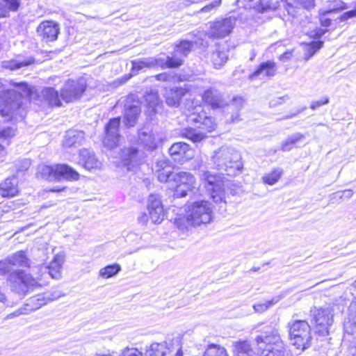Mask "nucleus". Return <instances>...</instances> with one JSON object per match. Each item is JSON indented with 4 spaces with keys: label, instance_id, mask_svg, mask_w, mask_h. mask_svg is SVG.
<instances>
[{
    "label": "nucleus",
    "instance_id": "1",
    "mask_svg": "<svg viewBox=\"0 0 356 356\" xmlns=\"http://www.w3.org/2000/svg\"><path fill=\"white\" fill-rule=\"evenodd\" d=\"M211 161L213 168L228 176L236 175L243 167L241 154L230 147L222 146L214 151Z\"/></svg>",
    "mask_w": 356,
    "mask_h": 356
},
{
    "label": "nucleus",
    "instance_id": "2",
    "mask_svg": "<svg viewBox=\"0 0 356 356\" xmlns=\"http://www.w3.org/2000/svg\"><path fill=\"white\" fill-rule=\"evenodd\" d=\"M255 341L258 355L284 356L285 348L277 324L265 326L261 334L256 337Z\"/></svg>",
    "mask_w": 356,
    "mask_h": 356
},
{
    "label": "nucleus",
    "instance_id": "3",
    "mask_svg": "<svg viewBox=\"0 0 356 356\" xmlns=\"http://www.w3.org/2000/svg\"><path fill=\"white\" fill-rule=\"evenodd\" d=\"M186 211V220L181 218L175 219L176 226L181 230L186 229L187 225L195 227L209 223L213 219L211 204L208 201L195 202Z\"/></svg>",
    "mask_w": 356,
    "mask_h": 356
},
{
    "label": "nucleus",
    "instance_id": "4",
    "mask_svg": "<svg viewBox=\"0 0 356 356\" xmlns=\"http://www.w3.org/2000/svg\"><path fill=\"white\" fill-rule=\"evenodd\" d=\"M23 97L21 93L8 90L0 93V115L6 118L7 121L11 120H22L26 115L23 106Z\"/></svg>",
    "mask_w": 356,
    "mask_h": 356
},
{
    "label": "nucleus",
    "instance_id": "5",
    "mask_svg": "<svg viewBox=\"0 0 356 356\" xmlns=\"http://www.w3.org/2000/svg\"><path fill=\"white\" fill-rule=\"evenodd\" d=\"M10 273L8 281L12 284V288L19 296H24L30 286H36L38 282L30 274H26L22 270H14L8 259L0 261V275Z\"/></svg>",
    "mask_w": 356,
    "mask_h": 356
},
{
    "label": "nucleus",
    "instance_id": "6",
    "mask_svg": "<svg viewBox=\"0 0 356 356\" xmlns=\"http://www.w3.org/2000/svg\"><path fill=\"white\" fill-rule=\"evenodd\" d=\"M190 120L195 124L196 128H186L181 131V135L193 143L204 140L207 137V134L214 130L216 127L213 119L207 116L204 112L193 113L190 117Z\"/></svg>",
    "mask_w": 356,
    "mask_h": 356
},
{
    "label": "nucleus",
    "instance_id": "7",
    "mask_svg": "<svg viewBox=\"0 0 356 356\" xmlns=\"http://www.w3.org/2000/svg\"><path fill=\"white\" fill-rule=\"evenodd\" d=\"M289 337L291 343L302 351L312 346V330L309 323L303 320H294L288 323Z\"/></svg>",
    "mask_w": 356,
    "mask_h": 356
},
{
    "label": "nucleus",
    "instance_id": "8",
    "mask_svg": "<svg viewBox=\"0 0 356 356\" xmlns=\"http://www.w3.org/2000/svg\"><path fill=\"white\" fill-rule=\"evenodd\" d=\"M167 183L175 187V197H184L191 191V188H194L195 178L190 172L174 171Z\"/></svg>",
    "mask_w": 356,
    "mask_h": 356
},
{
    "label": "nucleus",
    "instance_id": "9",
    "mask_svg": "<svg viewBox=\"0 0 356 356\" xmlns=\"http://www.w3.org/2000/svg\"><path fill=\"white\" fill-rule=\"evenodd\" d=\"M42 176L49 180H78L79 174L66 164H58L55 166L44 165L40 170Z\"/></svg>",
    "mask_w": 356,
    "mask_h": 356
},
{
    "label": "nucleus",
    "instance_id": "10",
    "mask_svg": "<svg viewBox=\"0 0 356 356\" xmlns=\"http://www.w3.org/2000/svg\"><path fill=\"white\" fill-rule=\"evenodd\" d=\"M64 261V255L63 254H57L54 257V259L49 266L39 265L33 267L32 268V273L35 275L34 278L36 279L38 285L36 286H30V288L40 287L41 286L39 283L40 277L47 271L51 278L55 280L60 279L61 277V269Z\"/></svg>",
    "mask_w": 356,
    "mask_h": 356
},
{
    "label": "nucleus",
    "instance_id": "11",
    "mask_svg": "<svg viewBox=\"0 0 356 356\" xmlns=\"http://www.w3.org/2000/svg\"><path fill=\"white\" fill-rule=\"evenodd\" d=\"M316 333L325 337L329 334V328L333 323V314L329 307L319 308L314 312Z\"/></svg>",
    "mask_w": 356,
    "mask_h": 356
},
{
    "label": "nucleus",
    "instance_id": "12",
    "mask_svg": "<svg viewBox=\"0 0 356 356\" xmlns=\"http://www.w3.org/2000/svg\"><path fill=\"white\" fill-rule=\"evenodd\" d=\"M86 88L82 81L68 80L60 90V97L66 103L79 99Z\"/></svg>",
    "mask_w": 356,
    "mask_h": 356
},
{
    "label": "nucleus",
    "instance_id": "13",
    "mask_svg": "<svg viewBox=\"0 0 356 356\" xmlns=\"http://www.w3.org/2000/svg\"><path fill=\"white\" fill-rule=\"evenodd\" d=\"M236 18L228 17L216 20L210 25L209 36L213 38H222L228 35L236 25Z\"/></svg>",
    "mask_w": 356,
    "mask_h": 356
},
{
    "label": "nucleus",
    "instance_id": "14",
    "mask_svg": "<svg viewBox=\"0 0 356 356\" xmlns=\"http://www.w3.org/2000/svg\"><path fill=\"white\" fill-rule=\"evenodd\" d=\"M121 118L120 117L111 119L105 125L104 134L105 136L103 143L105 147L108 149H113L118 146L120 135L119 134V127L120 125Z\"/></svg>",
    "mask_w": 356,
    "mask_h": 356
},
{
    "label": "nucleus",
    "instance_id": "15",
    "mask_svg": "<svg viewBox=\"0 0 356 356\" xmlns=\"http://www.w3.org/2000/svg\"><path fill=\"white\" fill-rule=\"evenodd\" d=\"M140 113V104L134 95L129 96L124 104V123L127 127H134Z\"/></svg>",
    "mask_w": 356,
    "mask_h": 356
},
{
    "label": "nucleus",
    "instance_id": "16",
    "mask_svg": "<svg viewBox=\"0 0 356 356\" xmlns=\"http://www.w3.org/2000/svg\"><path fill=\"white\" fill-rule=\"evenodd\" d=\"M144 153L136 147H124L120 152V159L128 170H134L136 167L141 163Z\"/></svg>",
    "mask_w": 356,
    "mask_h": 356
},
{
    "label": "nucleus",
    "instance_id": "17",
    "mask_svg": "<svg viewBox=\"0 0 356 356\" xmlns=\"http://www.w3.org/2000/svg\"><path fill=\"white\" fill-rule=\"evenodd\" d=\"M147 207L152 222L160 224L164 218V210L160 196L156 194L149 195Z\"/></svg>",
    "mask_w": 356,
    "mask_h": 356
},
{
    "label": "nucleus",
    "instance_id": "18",
    "mask_svg": "<svg viewBox=\"0 0 356 356\" xmlns=\"http://www.w3.org/2000/svg\"><path fill=\"white\" fill-rule=\"evenodd\" d=\"M36 32L43 42H54L60 32L59 24L53 21H44L39 24Z\"/></svg>",
    "mask_w": 356,
    "mask_h": 356
},
{
    "label": "nucleus",
    "instance_id": "19",
    "mask_svg": "<svg viewBox=\"0 0 356 356\" xmlns=\"http://www.w3.org/2000/svg\"><path fill=\"white\" fill-rule=\"evenodd\" d=\"M168 152L175 161L180 163H184L193 156V150L188 144L184 142H178L172 145Z\"/></svg>",
    "mask_w": 356,
    "mask_h": 356
},
{
    "label": "nucleus",
    "instance_id": "20",
    "mask_svg": "<svg viewBox=\"0 0 356 356\" xmlns=\"http://www.w3.org/2000/svg\"><path fill=\"white\" fill-rule=\"evenodd\" d=\"M202 97L203 102L213 108H221L226 104L222 93L215 87L205 90Z\"/></svg>",
    "mask_w": 356,
    "mask_h": 356
},
{
    "label": "nucleus",
    "instance_id": "21",
    "mask_svg": "<svg viewBox=\"0 0 356 356\" xmlns=\"http://www.w3.org/2000/svg\"><path fill=\"white\" fill-rule=\"evenodd\" d=\"M155 172L160 182L167 183L169 181V179L174 172L170 161L165 158L157 160L155 165Z\"/></svg>",
    "mask_w": 356,
    "mask_h": 356
},
{
    "label": "nucleus",
    "instance_id": "22",
    "mask_svg": "<svg viewBox=\"0 0 356 356\" xmlns=\"http://www.w3.org/2000/svg\"><path fill=\"white\" fill-rule=\"evenodd\" d=\"M276 74V65L274 61L268 60L260 63L252 73L250 74L248 79L251 81L257 79L259 76L272 77Z\"/></svg>",
    "mask_w": 356,
    "mask_h": 356
},
{
    "label": "nucleus",
    "instance_id": "23",
    "mask_svg": "<svg viewBox=\"0 0 356 356\" xmlns=\"http://www.w3.org/2000/svg\"><path fill=\"white\" fill-rule=\"evenodd\" d=\"M79 163L88 170L98 169L102 165L101 161L96 158L94 152L87 149L80 150Z\"/></svg>",
    "mask_w": 356,
    "mask_h": 356
},
{
    "label": "nucleus",
    "instance_id": "24",
    "mask_svg": "<svg viewBox=\"0 0 356 356\" xmlns=\"http://www.w3.org/2000/svg\"><path fill=\"white\" fill-rule=\"evenodd\" d=\"M185 88H174L166 89L165 98L166 104L171 107H178L181 98L188 92Z\"/></svg>",
    "mask_w": 356,
    "mask_h": 356
},
{
    "label": "nucleus",
    "instance_id": "25",
    "mask_svg": "<svg viewBox=\"0 0 356 356\" xmlns=\"http://www.w3.org/2000/svg\"><path fill=\"white\" fill-rule=\"evenodd\" d=\"M138 143L147 151H152L156 148V143L152 131L143 128L138 131Z\"/></svg>",
    "mask_w": 356,
    "mask_h": 356
},
{
    "label": "nucleus",
    "instance_id": "26",
    "mask_svg": "<svg viewBox=\"0 0 356 356\" xmlns=\"http://www.w3.org/2000/svg\"><path fill=\"white\" fill-rule=\"evenodd\" d=\"M19 192L17 177H12L0 184V195L3 197L15 196Z\"/></svg>",
    "mask_w": 356,
    "mask_h": 356
},
{
    "label": "nucleus",
    "instance_id": "27",
    "mask_svg": "<svg viewBox=\"0 0 356 356\" xmlns=\"http://www.w3.org/2000/svg\"><path fill=\"white\" fill-rule=\"evenodd\" d=\"M85 138V133L82 131L70 130L67 131L63 142V146L70 147L81 145Z\"/></svg>",
    "mask_w": 356,
    "mask_h": 356
},
{
    "label": "nucleus",
    "instance_id": "28",
    "mask_svg": "<svg viewBox=\"0 0 356 356\" xmlns=\"http://www.w3.org/2000/svg\"><path fill=\"white\" fill-rule=\"evenodd\" d=\"M21 0H0V18L8 17L10 12H16Z\"/></svg>",
    "mask_w": 356,
    "mask_h": 356
},
{
    "label": "nucleus",
    "instance_id": "29",
    "mask_svg": "<svg viewBox=\"0 0 356 356\" xmlns=\"http://www.w3.org/2000/svg\"><path fill=\"white\" fill-rule=\"evenodd\" d=\"M200 177L204 186L208 191L221 186L218 177L208 170H200Z\"/></svg>",
    "mask_w": 356,
    "mask_h": 356
},
{
    "label": "nucleus",
    "instance_id": "30",
    "mask_svg": "<svg viewBox=\"0 0 356 356\" xmlns=\"http://www.w3.org/2000/svg\"><path fill=\"white\" fill-rule=\"evenodd\" d=\"M12 268L15 267H29L30 260L28 259L25 252L19 251L8 258Z\"/></svg>",
    "mask_w": 356,
    "mask_h": 356
},
{
    "label": "nucleus",
    "instance_id": "31",
    "mask_svg": "<svg viewBox=\"0 0 356 356\" xmlns=\"http://www.w3.org/2000/svg\"><path fill=\"white\" fill-rule=\"evenodd\" d=\"M49 302L46 294H39L28 300L25 305L29 312L37 310Z\"/></svg>",
    "mask_w": 356,
    "mask_h": 356
},
{
    "label": "nucleus",
    "instance_id": "32",
    "mask_svg": "<svg viewBox=\"0 0 356 356\" xmlns=\"http://www.w3.org/2000/svg\"><path fill=\"white\" fill-rule=\"evenodd\" d=\"M34 63V59L31 57L24 60L15 59L10 60L3 61L2 66L3 68L9 69L10 70H18L22 67L28 66Z\"/></svg>",
    "mask_w": 356,
    "mask_h": 356
},
{
    "label": "nucleus",
    "instance_id": "33",
    "mask_svg": "<svg viewBox=\"0 0 356 356\" xmlns=\"http://www.w3.org/2000/svg\"><path fill=\"white\" fill-rule=\"evenodd\" d=\"M44 99L51 106H60L62 105L58 92L54 88H46L42 90Z\"/></svg>",
    "mask_w": 356,
    "mask_h": 356
},
{
    "label": "nucleus",
    "instance_id": "34",
    "mask_svg": "<svg viewBox=\"0 0 356 356\" xmlns=\"http://www.w3.org/2000/svg\"><path fill=\"white\" fill-rule=\"evenodd\" d=\"M227 51L225 49H220L218 48L211 54V62L216 69L221 67L227 62Z\"/></svg>",
    "mask_w": 356,
    "mask_h": 356
},
{
    "label": "nucleus",
    "instance_id": "35",
    "mask_svg": "<svg viewBox=\"0 0 356 356\" xmlns=\"http://www.w3.org/2000/svg\"><path fill=\"white\" fill-rule=\"evenodd\" d=\"M305 138V136L300 133H295L289 136L282 145V150L283 152H289L293 149L294 145Z\"/></svg>",
    "mask_w": 356,
    "mask_h": 356
},
{
    "label": "nucleus",
    "instance_id": "36",
    "mask_svg": "<svg viewBox=\"0 0 356 356\" xmlns=\"http://www.w3.org/2000/svg\"><path fill=\"white\" fill-rule=\"evenodd\" d=\"M168 349L166 342L153 343L151 344L149 349L147 350V354L148 356H165Z\"/></svg>",
    "mask_w": 356,
    "mask_h": 356
},
{
    "label": "nucleus",
    "instance_id": "37",
    "mask_svg": "<svg viewBox=\"0 0 356 356\" xmlns=\"http://www.w3.org/2000/svg\"><path fill=\"white\" fill-rule=\"evenodd\" d=\"M283 174V170L280 168H274L268 173H266L262 177V181L264 184L268 185H274L280 179Z\"/></svg>",
    "mask_w": 356,
    "mask_h": 356
},
{
    "label": "nucleus",
    "instance_id": "38",
    "mask_svg": "<svg viewBox=\"0 0 356 356\" xmlns=\"http://www.w3.org/2000/svg\"><path fill=\"white\" fill-rule=\"evenodd\" d=\"M233 352L238 355L240 354L250 355L252 353V350L248 341H238L234 343Z\"/></svg>",
    "mask_w": 356,
    "mask_h": 356
},
{
    "label": "nucleus",
    "instance_id": "39",
    "mask_svg": "<svg viewBox=\"0 0 356 356\" xmlns=\"http://www.w3.org/2000/svg\"><path fill=\"white\" fill-rule=\"evenodd\" d=\"M193 47V42L188 40H182L175 47V51L183 58L186 57Z\"/></svg>",
    "mask_w": 356,
    "mask_h": 356
},
{
    "label": "nucleus",
    "instance_id": "40",
    "mask_svg": "<svg viewBox=\"0 0 356 356\" xmlns=\"http://www.w3.org/2000/svg\"><path fill=\"white\" fill-rule=\"evenodd\" d=\"M121 270L120 265L118 264L108 265L99 270V275L103 278H110L117 275Z\"/></svg>",
    "mask_w": 356,
    "mask_h": 356
},
{
    "label": "nucleus",
    "instance_id": "41",
    "mask_svg": "<svg viewBox=\"0 0 356 356\" xmlns=\"http://www.w3.org/2000/svg\"><path fill=\"white\" fill-rule=\"evenodd\" d=\"M152 67L149 58L144 59H137L131 61V72L134 74H138L140 71Z\"/></svg>",
    "mask_w": 356,
    "mask_h": 356
},
{
    "label": "nucleus",
    "instance_id": "42",
    "mask_svg": "<svg viewBox=\"0 0 356 356\" xmlns=\"http://www.w3.org/2000/svg\"><path fill=\"white\" fill-rule=\"evenodd\" d=\"M204 356H228L226 349L219 345L210 344L204 352Z\"/></svg>",
    "mask_w": 356,
    "mask_h": 356
},
{
    "label": "nucleus",
    "instance_id": "43",
    "mask_svg": "<svg viewBox=\"0 0 356 356\" xmlns=\"http://www.w3.org/2000/svg\"><path fill=\"white\" fill-rule=\"evenodd\" d=\"M209 191L211 193V197L215 203L221 204L220 207H222L223 205H226L225 193V191L221 189V186Z\"/></svg>",
    "mask_w": 356,
    "mask_h": 356
},
{
    "label": "nucleus",
    "instance_id": "44",
    "mask_svg": "<svg viewBox=\"0 0 356 356\" xmlns=\"http://www.w3.org/2000/svg\"><path fill=\"white\" fill-rule=\"evenodd\" d=\"M167 67L168 68H177L183 64L184 58L175 50L170 56H166Z\"/></svg>",
    "mask_w": 356,
    "mask_h": 356
},
{
    "label": "nucleus",
    "instance_id": "45",
    "mask_svg": "<svg viewBox=\"0 0 356 356\" xmlns=\"http://www.w3.org/2000/svg\"><path fill=\"white\" fill-rule=\"evenodd\" d=\"M323 42L322 41H312L307 44L305 49V58L308 60L312 57L317 51L323 47Z\"/></svg>",
    "mask_w": 356,
    "mask_h": 356
},
{
    "label": "nucleus",
    "instance_id": "46",
    "mask_svg": "<svg viewBox=\"0 0 356 356\" xmlns=\"http://www.w3.org/2000/svg\"><path fill=\"white\" fill-rule=\"evenodd\" d=\"M280 300V298L279 297H275L270 300L266 301L265 302L254 305L253 308L255 312L262 313L266 311L270 307L277 303Z\"/></svg>",
    "mask_w": 356,
    "mask_h": 356
},
{
    "label": "nucleus",
    "instance_id": "47",
    "mask_svg": "<svg viewBox=\"0 0 356 356\" xmlns=\"http://www.w3.org/2000/svg\"><path fill=\"white\" fill-rule=\"evenodd\" d=\"M145 99L149 107L152 108H154L159 102L158 92L152 90L146 92Z\"/></svg>",
    "mask_w": 356,
    "mask_h": 356
},
{
    "label": "nucleus",
    "instance_id": "48",
    "mask_svg": "<svg viewBox=\"0 0 356 356\" xmlns=\"http://www.w3.org/2000/svg\"><path fill=\"white\" fill-rule=\"evenodd\" d=\"M150 65L152 67H160L162 69L168 68L167 67V58L166 57L159 56L156 58H149Z\"/></svg>",
    "mask_w": 356,
    "mask_h": 356
},
{
    "label": "nucleus",
    "instance_id": "49",
    "mask_svg": "<svg viewBox=\"0 0 356 356\" xmlns=\"http://www.w3.org/2000/svg\"><path fill=\"white\" fill-rule=\"evenodd\" d=\"M222 3V0H214L211 3L206 5L197 11V13H211L216 10Z\"/></svg>",
    "mask_w": 356,
    "mask_h": 356
},
{
    "label": "nucleus",
    "instance_id": "50",
    "mask_svg": "<svg viewBox=\"0 0 356 356\" xmlns=\"http://www.w3.org/2000/svg\"><path fill=\"white\" fill-rule=\"evenodd\" d=\"M15 135V129L13 127H0V140H8Z\"/></svg>",
    "mask_w": 356,
    "mask_h": 356
},
{
    "label": "nucleus",
    "instance_id": "51",
    "mask_svg": "<svg viewBox=\"0 0 356 356\" xmlns=\"http://www.w3.org/2000/svg\"><path fill=\"white\" fill-rule=\"evenodd\" d=\"M330 3L329 8L327 10L328 13H334L343 9V3L340 0H327Z\"/></svg>",
    "mask_w": 356,
    "mask_h": 356
},
{
    "label": "nucleus",
    "instance_id": "52",
    "mask_svg": "<svg viewBox=\"0 0 356 356\" xmlns=\"http://www.w3.org/2000/svg\"><path fill=\"white\" fill-rule=\"evenodd\" d=\"M353 193L350 189H346L342 191L337 192L331 195L332 198L339 197L342 200L343 198L350 199L352 197Z\"/></svg>",
    "mask_w": 356,
    "mask_h": 356
},
{
    "label": "nucleus",
    "instance_id": "53",
    "mask_svg": "<svg viewBox=\"0 0 356 356\" xmlns=\"http://www.w3.org/2000/svg\"><path fill=\"white\" fill-rule=\"evenodd\" d=\"M348 321L356 326V303H351L350 305Z\"/></svg>",
    "mask_w": 356,
    "mask_h": 356
},
{
    "label": "nucleus",
    "instance_id": "54",
    "mask_svg": "<svg viewBox=\"0 0 356 356\" xmlns=\"http://www.w3.org/2000/svg\"><path fill=\"white\" fill-rule=\"evenodd\" d=\"M330 14H331V13H328L326 10L320 15V22L321 25L324 27H328L331 25L332 19L328 17Z\"/></svg>",
    "mask_w": 356,
    "mask_h": 356
},
{
    "label": "nucleus",
    "instance_id": "55",
    "mask_svg": "<svg viewBox=\"0 0 356 356\" xmlns=\"http://www.w3.org/2000/svg\"><path fill=\"white\" fill-rule=\"evenodd\" d=\"M329 98L327 97H325L323 99H321L318 101H313L310 105V108L312 110H316L318 107L326 105L329 103Z\"/></svg>",
    "mask_w": 356,
    "mask_h": 356
},
{
    "label": "nucleus",
    "instance_id": "56",
    "mask_svg": "<svg viewBox=\"0 0 356 356\" xmlns=\"http://www.w3.org/2000/svg\"><path fill=\"white\" fill-rule=\"evenodd\" d=\"M289 98L287 95L273 99H271L269 102L270 107H275L278 105L282 104L286 100H288Z\"/></svg>",
    "mask_w": 356,
    "mask_h": 356
},
{
    "label": "nucleus",
    "instance_id": "57",
    "mask_svg": "<svg viewBox=\"0 0 356 356\" xmlns=\"http://www.w3.org/2000/svg\"><path fill=\"white\" fill-rule=\"evenodd\" d=\"M27 309L28 308L25 305L24 307L20 308V309H17V311L8 314L6 318H13L14 317L19 316L22 314H28V313H29V311H28Z\"/></svg>",
    "mask_w": 356,
    "mask_h": 356
},
{
    "label": "nucleus",
    "instance_id": "58",
    "mask_svg": "<svg viewBox=\"0 0 356 356\" xmlns=\"http://www.w3.org/2000/svg\"><path fill=\"white\" fill-rule=\"evenodd\" d=\"M45 294H46V296L47 297L49 302L57 300L59 298L64 296V293H63L61 291H58V290L54 291L51 293H45Z\"/></svg>",
    "mask_w": 356,
    "mask_h": 356
},
{
    "label": "nucleus",
    "instance_id": "59",
    "mask_svg": "<svg viewBox=\"0 0 356 356\" xmlns=\"http://www.w3.org/2000/svg\"><path fill=\"white\" fill-rule=\"evenodd\" d=\"M122 356H143V355L136 349H127L123 351Z\"/></svg>",
    "mask_w": 356,
    "mask_h": 356
},
{
    "label": "nucleus",
    "instance_id": "60",
    "mask_svg": "<svg viewBox=\"0 0 356 356\" xmlns=\"http://www.w3.org/2000/svg\"><path fill=\"white\" fill-rule=\"evenodd\" d=\"M155 78L158 81H170L172 79V76L168 73L163 72L156 75Z\"/></svg>",
    "mask_w": 356,
    "mask_h": 356
},
{
    "label": "nucleus",
    "instance_id": "61",
    "mask_svg": "<svg viewBox=\"0 0 356 356\" xmlns=\"http://www.w3.org/2000/svg\"><path fill=\"white\" fill-rule=\"evenodd\" d=\"M21 166H17V171L26 170L31 165V161L29 159H24L19 161Z\"/></svg>",
    "mask_w": 356,
    "mask_h": 356
},
{
    "label": "nucleus",
    "instance_id": "62",
    "mask_svg": "<svg viewBox=\"0 0 356 356\" xmlns=\"http://www.w3.org/2000/svg\"><path fill=\"white\" fill-rule=\"evenodd\" d=\"M348 356H356V340L351 341L348 349Z\"/></svg>",
    "mask_w": 356,
    "mask_h": 356
},
{
    "label": "nucleus",
    "instance_id": "63",
    "mask_svg": "<svg viewBox=\"0 0 356 356\" xmlns=\"http://www.w3.org/2000/svg\"><path fill=\"white\" fill-rule=\"evenodd\" d=\"M244 100L242 97H234L232 104L236 108H241L243 105Z\"/></svg>",
    "mask_w": 356,
    "mask_h": 356
},
{
    "label": "nucleus",
    "instance_id": "64",
    "mask_svg": "<svg viewBox=\"0 0 356 356\" xmlns=\"http://www.w3.org/2000/svg\"><path fill=\"white\" fill-rule=\"evenodd\" d=\"M355 16H356V10H350V11H348V12L343 13L341 15V19L342 21H344V20H347L348 19L355 17Z\"/></svg>",
    "mask_w": 356,
    "mask_h": 356
}]
</instances>
